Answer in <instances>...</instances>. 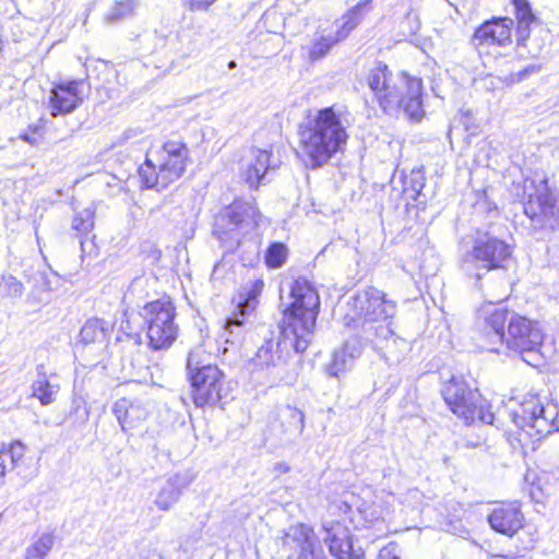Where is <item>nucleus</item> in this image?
<instances>
[{
  "instance_id": "1",
  "label": "nucleus",
  "mask_w": 559,
  "mask_h": 559,
  "mask_svg": "<svg viewBox=\"0 0 559 559\" xmlns=\"http://www.w3.org/2000/svg\"><path fill=\"white\" fill-rule=\"evenodd\" d=\"M293 301L283 309L278 335L266 338L250 360L253 371L280 374L292 352L304 353L311 342L320 298L312 284L299 277L290 286Z\"/></svg>"
},
{
  "instance_id": "2",
  "label": "nucleus",
  "mask_w": 559,
  "mask_h": 559,
  "mask_svg": "<svg viewBox=\"0 0 559 559\" xmlns=\"http://www.w3.org/2000/svg\"><path fill=\"white\" fill-rule=\"evenodd\" d=\"M347 114L334 106L311 110L298 126L297 154L307 167L319 168L346 145Z\"/></svg>"
},
{
  "instance_id": "3",
  "label": "nucleus",
  "mask_w": 559,
  "mask_h": 559,
  "mask_svg": "<svg viewBox=\"0 0 559 559\" xmlns=\"http://www.w3.org/2000/svg\"><path fill=\"white\" fill-rule=\"evenodd\" d=\"M349 311L344 316V324L357 331L359 342H384L381 349L391 352L392 345H402L406 342L395 336L391 328V320L395 313V304L384 298V294L374 288L358 292L348 299Z\"/></svg>"
},
{
  "instance_id": "4",
  "label": "nucleus",
  "mask_w": 559,
  "mask_h": 559,
  "mask_svg": "<svg viewBox=\"0 0 559 559\" xmlns=\"http://www.w3.org/2000/svg\"><path fill=\"white\" fill-rule=\"evenodd\" d=\"M367 85L372 99L383 112L403 111L409 119L419 120L424 115L420 79L406 74L394 76L389 67L377 61L367 74Z\"/></svg>"
},
{
  "instance_id": "5",
  "label": "nucleus",
  "mask_w": 559,
  "mask_h": 559,
  "mask_svg": "<svg viewBox=\"0 0 559 559\" xmlns=\"http://www.w3.org/2000/svg\"><path fill=\"white\" fill-rule=\"evenodd\" d=\"M187 370L191 397L197 407H214L228 400L230 388L225 373L209 361L203 348L198 347L189 353Z\"/></svg>"
},
{
  "instance_id": "6",
  "label": "nucleus",
  "mask_w": 559,
  "mask_h": 559,
  "mask_svg": "<svg viewBox=\"0 0 559 559\" xmlns=\"http://www.w3.org/2000/svg\"><path fill=\"white\" fill-rule=\"evenodd\" d=\"M513 193L523 203L534 229L554 230L559 225V202L545 178H525L514 185Z\"/></svg>"
},
{
  "instance_id": "7",
  "label": "nucleus",
  "mask_w": 559,
  "mask_h": 559,
  "mask_svg": "<svg viewBox=\"0 0 559 559\" xmlns=\"http://www.w3.org/2000/svg\"><path fill=\"white\" fill-rule=\"evenodd\" d=\"M189 160V148L182 142L168 141L163 145V157L154 158V152L148 150L142 165V188H167L178 180L186 171Z\"/></svg>"
},
{
  "instance_id": "8",
  "label": "nucleus",
  "mask_w": 559,
  "mask_h": 559,
  "mask_svg": "<svg viewBox=\"0 0 559 559\" xmlns=\"http://www.w3.org/2000/svg\"><path fill=\"white\" fill-rule=\"evenodd\" d=\"M144 310L148 348L154 352L167 350L178 335V325L175 323L176 311L169 297L163 296L147 302Z\"/></svg>"
},
{
  "instance_id": "9",
  "label": "nucleus",
  "mask_w": 559,
  "mask_h": 559,
  "mask_svg": "<svg viewBox=\"0 0 559 559\" xmlns=\"http://www.w3.org/2000/svg\"><path fill=\"white\" fill-rule=\"evenodd\" d=\"M512 248L504 240L496 237L489 231H477L471 252L466 257V262L474 265L476 285L479 290H484L480 283L483 275L491 270L503 269L504 263L511 258Z\"/></svg>"
},
{
  "instance_id": "10",
  "label": "nucleus",
  "mask_w": 559,
  "mask_h": 559,
  "mask_svg": "<svg viewBox=\"0 0 559 559\" xmlns=\"http://www.w3.org/2000/svg\"><path fill=\"white\" fill-rule=\"evenodd\" d=\"M512 420L531 437L542 439L559 431V407L554 403L543 404L537 396L531 395L512 413Z\"/></svg>"
},
{
  "instance_id": "11",
  "label": "nucleus",
  "mask_w": 559,
  "mask_h": 559,
  "mask_svg": "<svg viewBox=\"0 0 559 559\" xmlns=\"http://www.w3.org/2000/svg\"><path fill=\"white\" fill-rule=\"evenodd\" d=\"M372 9V0H361L333 22V31L329 33H325V31L319 32L309 51L310 59L316 61L325 57L335 45L348 38Z\"/></svg>"
},
{
  "instance_id": "12",
  "label": "nucleus",
  "mask_w": 559,
  "mask_h": 559,
  "mask_svg": "<svg viewBox=\"0 0 559 559\" xmlns=\"http://www.w3.org/2000/svg\"><path fill=\"white\" fill-rule=\"evenodd\" d=\"M543 340L544 334L537 322L519 314H512L502 348L519 354L526 364L537 366L542 362L539 349Z\"/></svg>"
},
{
  "instance_id": "13",
  "label": "nucleus",
  "mask_w": 559,
  "mask_h": 559,
  "mask_svg": "<svg viewBox=\"0 0 559 559\" xmlns=\"http://www.w3.org/2000/svg\"><path fill=\"white\" fill-rule=\"evenodd\" d=\"M257 210L249 203L235 202L215 218L213 234L228 250L237 248L257 225Z\"/></svg>"
},
{
  "instance_id": "14",
  "label": "nucleus",
  "mask_w": 559,
  "mask_h": 559,
  "mask_svg": "<svg viewBox=\"0 0 559 559\" xmlns=\"http://www.w3.org/2000/svg\"><path fill=\"white\" fill-rule=\"evenodd\" d=\"M263 287L264 283L261 278L250 281L241 287L237 311L225 320L223 336L226 343L231 345L240 343L249 324L248 317L254 311Z\"/></svg>"
},
{
  "instance_id": "15",
  "label": "nucleus",
  "mask_w": 559,
  "mask_h": 559,
  "mask_svg": "<svg viewBox=\"0 0 559 559\" xmlns=\"http://www.w3.org/2000/svg\"><path fill=\"white\" fill-rule=\"evenodd\" d=\"M513 313L502 307L489 305L479 310L477 329L480 347L492 353H501L504 346V326Z\"/></svg>"
},
{
  "instance_id": "16",
  "label": "nucleus",
  "mask_w": 559,
  "mask_h": 559,
  "mask_svg": "<svg viewBox=\"0 0 559 559\" xmlns=\"http://www.w3.org/2000/svg\"><path fill=\"white\" fill-rule=\"evenodd\" d=\"M515 8V16L518 20V27L515 32L516 44L519 47L527 48L532 55L540 52L545 38L540 40L534 35L548 36V32L542 26L538 17L533 13L530 3L526 0H512Z\"/></svg>"
},
{
  "instance_id": "17",
  "label": "nucleus",
  "mask_w": 559,
  "mask_h": 559,
  "mask_svg": "<svg viewBox=\"0 0 559 559\" xmlns=\"http://www.w3.org/2000/svg\"><path fill=\"white\" fill-rule=\"evenodd\" d=\"M286 550H295L292 559H328L322 546L314 539L313 532L305 524L292 525L281 537Z\"/></svg>"
},
{
  "instance_id": "18",
  "label": "nucleus",
  "mask_w": 559,
  "mask_h": 559,
  "mask_svg": "<svg viewBox=\"0 0 559 559\" xmlns=\"http://www.w3.org/2000/svg\"><path fill=\"white\" fill-rule=\"evenodd\" d=\"M513 26L514 21L511 17H492L475 29L472 44L477 48L480 46H509L512 44Z\"/></svg>"
},
{
  "instance_id": "19",
  "label": "nucleus",
  "mask_w": 559,
  "mask_h": 559,
  "mask_svg": "<svg viewBox=\"0 0 559 559\" xmlns=\"http://www.w3.org/2000/svg\"><path fill=\"white\" fill-rule=\"evenodd\" d=\"M490 527L508 537H513L524 526V514L519 502H500L487 515Z\"/></svg>"
},
{
  "instance_id": "20",
  "label": "nucleus",
  "mask_w": 559,
  "mask_h": 559,
  "mask_svg": "<svg viewBox=\"0 0 559 559\" xmlns=\"http://www.w3.org/2000/svg\"><path fill=\"white\" fill-rule=\"evenodd\" d=\"M323 532L322 538L335 559H365L364 554L354 550L349 530L341 522L324 523Z\"/></svg>"
},
{
  "instance_id": "21",
  "label": "nucleus",
  "mask_w": 559,
  "mask_h": 559,
  "mask_svg": "<svg viewBox=\"0 0 559 559\" xmlns=\"http://www.w3.org/2000/svg\"><path fill=\"white\" fill-rule=\"evenodd\" d=\"M83 80H72L56 85L49 96V109L53 117L72 112L81 103Z\"/></svg>"
},
{
  "instance_id": "22",
  "label": "nucleus",
  "mask_w": 559,
  "mask_h": 559,
  "mask_svg": "<svg viewBox=\"0 0 559 559\" xmlns=\"http://www.w3.org/2000/svg\"><path fill=\"white\" fill-rule=\"evenodd\" d=\"M277 162L272 159L271 153L267 150L253 147L243 159L241 177L251 189H258L267 171L277 168Z\"/></svg>"
},
{
  "instance_id": "23",
  "label": "nucleus",
  "mask_w": 559,
  "mask_h": 559,
  "mask_svg": "<svg viewBox=\"0 0 559 559\" xmlns=\"http://www.w3.org/2000/svg\"><path fill=\"white\" fill-rule=\"evenodd\" d=\"M443 399L452 411L465 421L474 420L476 417V406L471 401L468 392L464 385L457 381H451L442 391Z\"/></svg>"
},
{
  "instance_id": "24",
  "label": "nucleus",
  "mask_w": 559,
  "mask_h": 559,
  "mask_svg": "<svg viewBox=\"0 0 559 559\" xmlns=\"http://www.w3.org/2000/svg\"><path fill=\"white\" fill-rule=\"evenodd\" d=\"M361 347L357 338L347 340L341 348L334 350L332 360L326 367L328 373L332 377L344 374L360 356Z\"/></svg>"
},
{
  "instance_id": "25",
  "label": "nucleus",
  "mask_w": 559,
  "mask_h": 559,
  "mask_svg": "<svg viewBox=\"0 0 559 559\" xmlns=\"http://www.w3.org/2000/svg\"><path fill=\"white\" fill-rule=\"evenodd\" d=\"M278 420L282 427V433L287 441L298 438L305 428L304 413L297 407L284 406L278 414Z\"/></svg>"
},
{
  "instance_id": "26",
  "label": "nucleus",
  "mask_w": 559,
  "mask_h": 559,
  "mask_svg": "<svg viewBox=\"0 0 559 559\" xmlns=\"http://www.w3.org/2000/svg\"><path fill=\"white\" fill-rule=\"evenodd\" d=\"M110 330V323L98 318L90 319L80 331V341L84 345L98 344L105 348L107 346Z\"/></svg>"
},
{
  "instance_id": "27",
  "label": "nucleus",
  "mask_w": 559,
  "mask_h": 559,
  "mask_svg": "<svg viewBox=\"0 0 559 559\" xmlns=\"http://www.w3.org/2000/svg\"><path fill=\"white\" fill-rule=\"evenodd\" d=\"M25 453L26 445L19 440L2 444L0 449V462L8 464V471H16L19 475H22L26 467Z\"/></svg>"
},
{
  "instance_id": "28",
  "label": "nucleus",
  "mask_w": 559,
  "mask_h": 559,
  "mask_svg": "<svg viewBox=\"0 0 559 559\" xmlns=\"http://www.w3.org/2000/svg\"><path fill=\"white\" fill-rule=\"evenodd\" d=\"M33 396L38 399L41 405H49L55 401L59 385L52 384L48 379L43 364L36 367V379L32 384Z\"/></svg>"
},
{
  "instance_id": "29",
  "label": "nucleus",
  "mask_w": 559,
  "mask_h": 559,
  "mask_svg": "<svg viewBox=\"0 0 559 559\" xmlns=\"http://www.w3.org/2000/svg\"><path fill=\"white\" fill-rule=\"evenodd\" d=\"M112 412L122 430L128 431L138 427L140 423L139 407L128 399L118 400L114 405Z\"/></svg>"
},
{
  "instance_id": "30",
  "label": "nucleus",
  "mask_w": 559,
  "mask_h": 559,
  "mask_svg": "<svg viewBox=\"0 0 559 559\" xmlns=\"http://www.w3.org/2000/svg\"><path fill=\"white\" fill-rule=\"evenodd\" d=\"M183 484L178 475L169 477L160 488L155 504L160 510L170 509L179 499Z\"/></svg>"
},
{
  "instance_id": "31",
  "label": "nucleus",
  "mask_w": 559,
  "mask_h": 559,
  "mask_svg": "<svg viewBox=\"0 0 559 559\" xmlns=\"http://www.w3.org/2000/svg\"><path fill=\"white\" fill-rule=\"evenodd\" d=\"M426 183V178L424 171L418 169H413L408 175L403 178V193L407 199H412L416 201L421 193Z\"/></svg>"
},
{
  "instance_id": "32",
  "label": "nucleus",
  "mask_w": 559,
  "mask_h": 559,
  "mask_svg": "<svg viewBox=\"0 0 559 559\" xmlns=\"http://www.w3.org/2000/svg\"><path fill=\"white\" fill-rule=\"evenodd\" d=\"M55 544V537L50 533L43 534L35 543L26 548L24 559H45Z\"/></svg>"
},
{
  "instance_id": "33",
  "label": "nucleus",
  "mask_w": 559,
  "mask_h": 559,
  "mask_svg": "<svg viewBox=\"0 0 559 559\" xmlns=\"http://www.w3.org/2000/svg\"><path fill=\"white\" fill-rule=\"evenodd\" d=\"M95 209L88 206L82 211H78L72 221V229L78 233V237L87 235L94 228Z\"/></svg>"
},
{
  "instance_id": "34",
  "label": "nucleus",
  "mask_w": 559,
  "mask_h": 559,
  "mask_svg": "<svg viewBox=\"0 0 559 559\" xmlns=\"http://www.w3.org/2000/svg\"><path fill=\"white\" fill-rule=\"evenodd\" d=\"M133 2L131 0H124L120 2H116L104 15V21L106 24H115L128 15L131 14L133 10Z\"/></svg>"
},
{
  "instance_id": "35",
  "label": "nucleus",
  "mask_w": 559,
  "mask_h": 559,
  "mask_svg": "<svg viewBox=\"0 0 559 559\" xmlns=\"http://www.w3.org/2000/svg\"><path fill=\"white\" fill-rule=\"evenodd\" d=\"M287 258V248L281 242L272 243L265 252V263L269 267L277 269L284 264Z\"/></svg>"
},
{
  "instance_id": "36",
  "label": "nucleus",
  "mask_w": 559,
  "mask_h": 559,
  "mask_svg": "<svg viewBox=\"0 0 559 559\" xmlns=\"http://www.w3.org/2000/svg\"><path fill=\"white\" fill-rule=\"evenodd\" d=\"M23 285L12 275H3L0 281V296L3 298H19L22 296Z\"/></svg>"
},
{
  "instance_id": "37",
  "label": "nucleus",
  "mask_w": 559,
  "mask_h": 559,
  "mask_svg": "<svg viewBox=\"0 0 559 559\" xmlns=\"http://www.w3.org/2000/svg\"><path fill=\"white\" fill-rule=\"evenodd\" d=\"M20 138L31 145H38L44 138V120L40 119L36 124L29 126L26 131L21 133Z\"/></svg>"
},
{
  "instance_id": "38",
  "label": "nucleus",
  "mask_w": 559,
  "mask_h": 559,
  "mask_svg": "<svg viewBox=\"0 0 559 559\" xmlns=\"http://www.w3.org/2000/svg\"><path fill=\"white\" fill-rule=\"evenodd\" d=\"M540 71L539 66L531 64L525 67L524 69L513 72L510 74L511 82H521L526 80L531 74L538 73Z\"/></svg>"
},
{
  "instance_id": "39",
  "label": "nucleus",
  "mask_w": 559,
  "mask_h": 559,
  "mask_svg": "<svg viewBox=\"0 0 559 559\" xmlns=\"http://www.w3.org/2000/svg\"><path fill=\"white\" fill-rule=\"evenodd\" d=\"M378 559H401L400 547L396 543H389L379 551Z\"/></svg>"
},
{
  "instance_id": "40",
  "label": "nucleus",
  "mask_w": 559,
  "mask_h": 559,
  "mask_svg": "<svg viewBox=\"0 0 559 559\" xmlns=\"http://www.w3.org/2000/svg\"><path fill=\"white\" fill-rule=\"evenodd\" d=\"M215 0H189L190 9L193 11L206 10Z\"/></svg>"
},
{
  "instance_id": "41",
  "label": "nucleus",
  "mask_w": 559,
  "mask_h": 559,
  "mask_svg": "<svg viewBox=\"0 0 559 559\" xmlns=\"http://www.w3.org/2000/svg\"><path fill=\"white\" fill-rule=\"evenodd\" d=\"M38 285H39L41 293H48L51 290L50 282L47 278L46 274L39 275Z\"/></svg>"
},
{
  "instance_id": "42",
  "label": "nucleus",
  "mask_w": 559,
  "mask_h": 559,
  "mask_svg": "<svg viewBox=\"0 0 559 559\" xmlns=\"http://www.w3.org/2000/svg\"><path fill=\"white\" fill-rule=\"evenodd\" d=\"M476 415L480 418L481 421L486 424H492L493 421V415L491 413L484 414L481 409L476 408Z\"/></svg>"
},
{
  "instance_id": "43",
  "label": "nucleus",
  "mask_w": 559,
  "mask_h": 559,
  "mask_svg": "<svg viewBox=\"0 0 559 559\" xmlns=\"http://www.w3.org/2000/svg\"><path fill=\"white\" fill-rule=\"evenodd\" d=\"M160 258V251L153 249L151 252L145 257V259H152V263L157 261Z\"/></svg>"
},
{
  "instance_id": "44",
  "label": "nucleus",
  "mask_w": 559,
  "mask_h": 559,
  "mask_svg": "<svg viewBox=\"0 0 559 559\" xmlns=\"http://www.w3.org/2000/svg\"><path fill=\"white\" fill-rule=\"evenodd\" d=\"M8 472V464L0 462V485L4 484L5 474Z\"/></svg>"
},
{
  "instance_id": "45",
  "label": "nucleus",
  "mask_w": 559,
  "mask_h": 559,
  "mask_svg": "<svg viewBox=\"0 0 559 559\" xmlns=\"http://www.w3.org/2000/svg\"><path fill=\"white\" fill-rule=\"evenodd\" d=\"M276 468H277L278 471L283 472V473H287V472H289V469H290V468H289V466H288V465H286L285 463H278V464L276 465Z\"/></svg>"
},
{
  "instance_id": "46",
  "label": "nucleus",
  "mask_w": 559,
  "mask_h": 559,
  "mask_svg": "<svg viewBox=\"0 0 559 559\" xmlns=\"http://www.w3.org/2000/svg\"><path fill=\"white\" fill-rule=\"evenodd\" d=\"M122 329L124 330V332H126V334H127L128 336H131V334H132V333H131V331H129V330H130V328H129V321H128V320H127V326H126V328H123V326H122Z\"/></svg>"
},
{
  "instance_id": "47",
  "label": "nucleus",
  "mask_w": 559,
  "mask_h": 559,
  "mask_svg": "<svg viewBox=\"0 0 559 559\" xmlns=\"http://www.w3.org/2000/svg\"><path fill=\"white\" fill-rule=\"evenodd\" d=\"M236 66H237L236 61L231 60V61H229V63H228V69H229V70L235 69V68H236Z\"/></svg>"
},
{
  "instance_id": "48",
  "label": "nucleus",
  "mask_w": 559,
  "mask_h": 559,
  "mask_svg": "<svg viewBox=\"0 0 559 559\" xmlns=\"http://www.w3.org/2000/svg\"><path fill=\"white\" fill-rule=\"evenodd\" d=\"M134 338H135V343H136V344H138V343H140V336H139V334H138V333H135V334H134Z\"/></svg>"
},
{
  "instance_id": "49",
  "label": "nucleus",
  "mask_w": 559,
  "mask_h": 559,
  "mask_svg": "<svg viewBox=\"0 0 559 559\" xmlns=\"http://www.w3.org/2000/svg\"><path fill=\"white\" fill-rule=\"evenodd\" d=\"M80 243H81V248H82V250H84V241H83V240H80Z\"/></svg>"
},
{
  "instance_id": "50",
  "label": "nucleus",
  "mask_w": 559,
  "mask_h": 559,
  "mask_svg": "<svg viewBox=\"0 0 559 559\" xmlns=\"http://www.w3.org/2000/svg\"><path fill=\"white\" fill-rule=\"evenodd\" d=\"M39 299H40V301H47L48 300V298H43V297H40Z\"/></svg>"
}]
</instances>
